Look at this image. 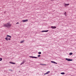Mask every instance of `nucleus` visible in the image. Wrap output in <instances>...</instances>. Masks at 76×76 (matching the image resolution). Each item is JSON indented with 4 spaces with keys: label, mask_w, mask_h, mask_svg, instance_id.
Returning <instances> with one entry per match:
<instances>
[{
    "label": "nucleus",
    "mask_w": 76,
    "mask_h": 76,
    "mask_svg": "<svg viewBox=\"0 0 76 76\" xmlns=\"http://www.w3.org/2000/svg\"><path fill=\"white\" fill-rule=\"evenodd\" d=\"M7 37H10V38H12V37L10 35H7Z\"/></svg>",
    "instance_id": "nucleus-13"
},
{
    "label": "nucleus",
    "mask_w": 76,
    "mask_h": 76,
    "mask_svg": "<svg viewBox=\"0 0 76 76\" xmlns=\"http://www.w3.org/2000/svg\"><path fill=\"white\" fill-rule=\"evenodd\" d=\"M5 39H6V41H10V38H9L8 37H7L6 38H5Z\"/></svg>",
    "instance_id": "nucleus-3"
},
{
    "label": "nucleus",
    "mask_w": 76,
    "mask_h": 76,
    "mask_svg": "<svg viewBox=\"0 0 76 76\" xmlns=\"http://www.w3.org/2000/svg\"><path fill=\"white\" fill-rule=\"evenodd\" d=\"M50 73V71H48L46 73H45L44 74V75H47L48 74H49V73Z\"/></svg>",
    "instance_id": "nucleus-4"
},
{
    "label": "nucleus",
    "mask_w": 76,
    "mask_h": 76,
    "mask_svg": "<svg viewBox=\"0 0 76 76\" xmlns=\"http://www.w3.org/2000/svg\"><path fill=\"white\" fill-rule=\"evenodd\" d=\"M41 65H44V64H41Z\"/></svg>",
    "instance_id": "nucleus-22"
},
{
    "label": "nucleus",
    "mask_w": 76,
    "mask_h": 76,
    "mask_svg": "<svg viewBox=\"0 0 76 76\" xmlns=\"http://www.w3.org/2000/svg\"><path fill=\"white\" fill-rule=\"evenodd\" d=\"M69 5V4H64V6H65V7H66V6H68Z\"/></svg>",
    "instance_id": "nucleus-9"
},
{
    "label": "nucleus",
    "mask_w": 76,
    "mask_h": 76,
    "mask_svg": "<svg viewBox=\"0 0 76 76\" xmlns=\"http://www.w3.org/2000/svg\"><path fill=\"white\" fill-rule=\"evenodd\" d=\"M40 56H41V55H39L38 56V57H40Z\"/></svg>",
    "instance_id": "nucleus-20"
},
{
    "label": "nucleus",
    "mask_w": 76,
    "mask_h": 76,
    "mask_svg": "<svg viewBox=\"0 0 76 76\" xmlns=\"http://www.w3.org/2000/svg\"><path fill=\"white\" fill-rule=\"evenodd\" d=\"M29 57H31V58H38L35 57V56H29Z\"/></svg>",
    "instance_id": "nucleus-5"
},
{
    "label": "nucleus",
    "mask_w": 76,
    "mask_h": 76,
    "mask_svg": "<svg viewBox=\"0 0 76 76\" xmlns=\"http://www.w3.org/2000/svg\"><path fill=\"white\" fill-rule=\"evenodd\" d=\"M44 65H46V64H44Z\"/></svg>",
    "instance_id": "nucleus-25"
},
{
    "label": "nucleus",
    "mask_w": 76,
    "mask_h": 76,
    "mask_svg": "<svg viewBox=\"0 0 76 76\" xmlns=\"http://www.w3.org/2000/svg\"><path fill=\"white\" fill-rule=\"evenodd\" d=\"M61 75H64V74H65V73H64V72H61Z\"/></svg>",
    "instance_id": "nucleus-14"
},
{
    "label": "nucleus",
    "mask_w": 76,
    "mask_h": 76,
    "mask_svg": "<svg viewBox=\"0 0 76 76\" xmlns=\"http://www.w3.org/2000/svg\"><path fill=\"white\" fill-rule=\"evenodd\" d=\"M51 28L52 29H56V26H51Z\"/></svg>",
    "instance_id": "nucleus-10"
},
{
    "label": "nucleus",
    "mask_w": 76,
    "mask_h": 76,
    "mask_svg": "<svg viewBox=\"0 0 76 76\" xmlns=\"http://www.w3.org/2000/svg\"><path fill=\"white\" fill-rule=\"evenodd\" d=\"M1 60H2V58H0V61H1Z\"/></svg>",
    "instance_id": "nucleus-19"
},
{
    "label": "nucleus",
    "mask_w": 76,
    "mask_h": 76,
    "mask_svg": "<svg viewBox=\"0 0 76 76\" xmlns=\"http://www.w3.org/2000/svg\"><path fill=\"white\" fill-rule=\"evenodd\" d=\"M38 54H41V52H40L38 53Z\"/></svg>",
    "instance_id": "nucleus-17"
},
{
    "label": "nucleus",
    "mask_w": 76,
    "mask_h": 76,
    "mask_svg": "<svg viewBox=\"0 0 76 76\" xmlns=\"http://www.w3.org/2000/svg\"><path fill=\"white\" fill-rule=\"evenodd\" d=\"M10 70H11V69H10Z\"/></svg>",
    "instance_id": "nucleus-26"
},
{
    "label": "nucleus",
    "mask_w": 76,
    "mask_h": 76,
    "mask_svg": "<svg viewBox=\"0 0 76 76\" xmlns=\"http://www.w3.org/2000/svg\"><path fill=\"white\" fill-rule=\"evenodd\" d=\"M48 32V30H45V31H42V32Z\"/></svg>",
    "instance_id": "nucleus-7"
},
{
    "label": "nucleus",
    "mask_w": 76,
    "mask_h": 76,
    "mask_svg": "<svg viewBox=\"0 0 76 76\" xmlns=\"http://www.w3.org/2000/svg\"><path fill=\"white\" fill-rule=\"evenodd\" d=\"M65 60H67V61H72L73 60H72V59L67 58H66L65 59Z\"/></svg>",
    "instance_id": "nucleus-2"
},
{
    "label": "nucleus",
    "mask_w": 76,
    "mask_h": 76,
    "mask_svg": "<svg viewBox=\"0 0 76 76\" xmlns=\"http://www.w3.org/2000/svg\"><path fill=\"white\" fill-rule=\"evenodd\" d=\"M10 64H15V63L11 61L10 62Z\"/></svg>",
    "instance_id": "nucleus-11"
},
{
    "label": "nucleus",
    "mask_w": 76,
    "mask_h": 76,
    "mask_svg": "<svg viewBox=\"0 0 76 76\" xmlns=\"http://www.w3.org/2000/svg\"><path fill=\"white\" fill-rule=\"evenodd\" d=\"M51 1H55V0H51Z\"/></svg>",
    "instance_id": "nucleus-21"
},
{
    "label": "nucleus",
    "mask_w": 76,
    "mask_h": 76,
    "mask_svg": "<svg viewBox=\"0 0 76 76\" xmlns=\"http://www.w3.org/2000/svg\"><path fill=\"white\" fill-rule=\"evenodd\" d=\"M24 63H25V62H24V61H23L21 64H20V65H22V64H24Z\"/></svg>",
    "instance_id": "nucleus-12"
},
{
    "label": "nucleus",
    "mask_w": 76,
    "mask_h": 76,
    "mask_svg": "<svg viewBox=\"0 0 76 76\" xmlns=\"http://www.w3.org/2000/svg\"><path fill=\"white\" fill-rule=\"evenodd\" d=\"M51 63H54V64H57V63L56 62L53 61H51Z\"/></svg>",
    "instance_id": "nucleus-8"
},
{
    "label": "nucleus",
    "mask_w": 76,
    "mask_h": 76,
    "mask_svg": "<svg viewBox=\"0 0 76 76\" xmlns=\"http://www.w3.org/2000/svg\"><path fill=\"white\" fill-rule=\"evenodd\" d=\"M18 23L19 24V23H17L16 24H18Z\"/></svg>",
    "instance_id": "nucleus-23"
},
{
    "label": "nucleus",
    "mask_w": 76,
    "mask_h": 76,
    "mask_svg": "<svg viewBox=\"0 0 76 76\" xmlns=\"http://www.w3.org/2000/svg\"><path fill=\"white\" fill-rule=\"evenodd\" d=\"M24 42V41L23 40L20 42V43H23Z\"/></svg>",
    "instance_id": "nucleus-16"
},
{
    "label": "nucleus",
    "mask_w": 76,
    "mask_h": 76,
    "mask_svg": "<svg viewBox=\"0 0 76 76\" xmlns=\"http://www.w3.org/2000/svg\"><path fill=\"white\" fill-rule=\"evenodd\" d=\"M23 22H28V20H22Z\"/></svg>",
    "instance_id": "nucleus-6"
},
{
    "label": "nucleus",
    "mask_w": 76,
    "mask_h": 76,
    "mask_svg": "<svg viewBox=\"0 0 76 76\" xmlns=\"http://www.w3.org/2000/svg\"><path fill=\"white\" fill-rule=\"evenodd\" d=\"M64 14L65 15V16H67V15H66V12H65L64 13Z\"/></svg>",
    "instance_id": "nucleus-15"
},
{
    "label": "nucleus",
    "mask_w": 76,
    "mask_h": 76,
    "mask_svg": "<svg viewBox=\"0 0 76 76\" xmlns=\"http://www.w3.org/2000/svg\"><path fill=\"white\" fill-rule=\"evenodd\" d=\"M4 13H6V12H4Z\"/></svg>",
    "instance_id": "nucleus-24"
},
{
    "label": "nucleus",
    "mask_w": 76,
    "mask_h": 76,
    "mask_svg": "<svg viewBox=\"0 0 76 76\" xmlns=\"http://www.w3.org/2000/svg\"><path fill=\"white\" fill-rule=\"evenodd\" d=\"M11 24H10V23H8L7 24H4V27H6L7 28H8V27H10L11 26Z\"/></svg>",
    "instance_id": "nucleus-1"
},
{
    "label": "nucleus",
    "mask_w": 76,
    "mask_h": 76,
    "mask_svg": "<svg viewBox=\"0 0 76 76\" xmlns=\"http://www.w3.org/2000/svg\"><path fill=\"white\" fill-rule=\"evenodd\" d=\"M70 55H72L73 54V53H69Z\"/></svg>",
    "instance_id": "nucleus-18"
}]
</instances>
